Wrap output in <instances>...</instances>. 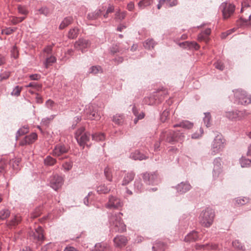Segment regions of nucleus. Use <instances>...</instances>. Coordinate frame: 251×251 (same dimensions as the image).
I'll return each mask as SVG.
<instances>
[{
	"label": "nucleus",
	"mask_w": 251,
	"mask_h": 251,
	"mask_svg": "<svg viewBox=\"0 0 251 251\" xmlns=\"http://www.w3.org/2000/svg\"><path fill=\"white\" fill-rule=\"evenodd\" d=\"M185 139L183 132L180 130L174 131L171 129L163 130L160 135V143L163 142L174 144L175 143L182 142Z\"/></svg>",
	"instance_id": "f257e3e1"
},
{
	"label": "nucleus",
	"mask_w": 251,
	"mask_h": 251,
	"mask_svg": "<svg viewBox=\"0 0 251 251\" xmlns=\"http://www.w3.org/2000/svg\"><path fill=\"white\" fill-rule=\"evenodd\" d=\"M123 205V203L120 199L116 197L110 196L109 197L108 201L106 204V207L109 209H119Z\"/></svg>",
	"instance_id": "2eb2a0df"
},
{
	"label": "nucleus",
	"mask_w": 251,
	"mask_h": 251,
	"mask_svg": "<svg viewBox=\"0 0 251 251\" xmlns=\"http://www.w3.org/2000/svg\"><path fill=\"white\" fill-rule=\"evenodd\" d=\"M153 251H164V246L163 245L161 244L159 246H157V245H155L152 247Z\"/></svg>",
	"instance_id": "338daca9"
},
{
	"label": "nucleus",
	"mask_w": 251,
	"mask_h": 251,
	"mask_svg": "<svg viewBox=\"0 0 251 251\" xmlns=\"http://www.w3.org/2000/svg\"><path fill=\"white\" fill-rule=\"evenodd\" d=\"M215 217V212L210 207H207L201 213L199 219L200 224L206 227H210Z\"/></svg>",
	"instance_id": "7ed1b4c3"
},
{
	"label": "nucleus",
	"mask_w": 251,
	"mask_h": 251,
	"mask_svg": "<svg viewBox=\"0 0 251 251\" xmlns=\"http://www.w3.org/2000/svg\"><path fill=\"white\" fill-rule=\"evenodd\" d=\"M10 215V211L7 208H3L0 210V220L6 219Z\"/></svg>",
	"instance_id": "f704fd0d"
},
{
	"label": "nucleus",
	"mask_w": 251,
	"mask_h": 251,
	"mask_svg": "<svg viewBox=\"0 0 251 251\" xmlns=\"http://www.w3.org/2000/svg\"><path fill=\"white\" fill-rule=\"evenodd\" d=\"M102 10L101 9H97L95 11L90 13L87 15V18L90 20H95L97 19L101 14Z\"/></svg>",
	"instance_id": "7c9ffc66"
},
{
	"label": "nucleus",
	"mask_w": 251,
	"mask_h": 251,
	"mask_svg": "<svg viewBox=\"0 0 251 251\" xmlns=\"http://www.w3.org/2000/svg\"><path fill=\"white\" fill-rule=\"evenodd\" d=\"M17 27H6L1 30V33L5 35H10L17 30Z\"/></svg>",
	"instance_id": "a18cd8bd"
},
{
	"label": "nucleus",
	"mask_w": 251,
	"mask_h": 251,
	"mask_svg": "<svg viewBox=\"0 0 251 251\" xmlns=\"http://www.w3.org/2000/svg\"><path fill=\"white\" fill-rule=\"evenodd\" d=\"M84 116L88 120H99L100 119V115L98 112V106L94 103H90L86 105L84 109Z\"/></svg>",
	"instance_id": "423d86ee"
},
{
	"label": "nucleus",
	"mask_w": 251,
	"mask_h": 251,
	"mask_svg": "<svg viewBox=\"0 0 251 251\" xmlns=\"http://www.w3.org/2000/svg\"><path fill=\"white\" fill-rule=\"evenodd\" d=\"M126 14V11H123L122 12H116V18L122 21L125 18Z\"/></svg>",
	"instance_id": "5fc2aeb1"
},
{
	"label": "nucleus",
	"mask_w": 251,
	"mask_h": 251,
	"mask_svg": "<svg viewBox=\"0 0 251 251\" xmlns=\"http://www.w3.org/2000/svg\"><path fill=\"white\" fill-rule=\"evenodd\" d=\"M22 90V87L16 86L13 89V91L11 92V95L15 96H19L20 95L21 92Z\"/></svg>",
	"instance_id": "3c124183"
},
{
	"label": "nucleus",
	"mask_w": 251,
	"mask_h": 251,
	"mask_svg": "<svg viewBox=\"0 0 251 251\" xmlns=\"http://www.w3.org/2000/svg\"><path fill=\"white\" fill-rule=\"evenodd\" d=\"M232 245L235 248L239 250H242L243 248L242 244L237 240L232 242Z\"/></svg>",
	"instance_id": "6e6d98bb"
},
{
	"label": "nucleus",
	"mask_w": 251,
	"mask_h": 251,
	"mask_svg": "<svg viewBox=\"0 0 251 251\" xmlns=\"http://www.w3.org/2000/svg\"><path fill=\"white\" fill-rule=\"evenodd\" d=\"M78 34V29L77 28H73L71 29L68 34V37L70 39L76 38Z\"/></svg>",
	"instance_id": "e433bc0d"
},
{
	"label": "nucleus",
	"mask_w": 251,
	"mask_h": 251,
	"mask_svg": "<svg viewBox=\"0 0 251 251\" xmlns=\"http://www.w3.org/2000/svg\"><path fill=\"white\" fill-rule=\"evenodd\" d=\"M73 22V18L72 16H68L65 18L61 22L59 26L60 29H63L71 25Z\"/></svg>",
	"instance_id": "c85d7f7f"
},
{
	"label": "nucleus",
	"mask_w": 251,
	"mask_h": 251,
	"mask_svg": "<svg viewBox=\"0 0 251 251\" xmlns=\"http://www.w3.org/2000/svg\"><path fill=\"white\" fill-rule=\"evenodd\" d=\"M91 42L89 40L84 38H79L75 42L74 47L76 50H80L83 53L86 51V49L89 48Z\"/></svg>",
	"instance_id": "ddd939ff"
},
{
	"label": "nucleus",
	"mask_w": 251,
	"mask_h": 251,
	"mask_svg": "<svg viewBox=\"0 0 251 251\" xmlns=\"http://www.w3.org/2000/svg\"><path fill=\"white\" fill-rule=\"evenodd\" d=\"M204 114V117L203 119V121L205 126L207 127H210L211 126V115L209 112H205Z\"/></svg>",
	"instance_id": "ea45409f"
},
{
	"label": "nucleus",
	"mask_w": 251,
	"mask_h": 251,
	"mask_svg": "<svg viewBox=\"0 0 251 251\" xmlns=\"http://www.w3.org/2000/svg\"><path fill=\"white\" fill-rule=\"evenodd\" d=\"M123 213L118 212L111 214L109 217L110 231L115 232H123L126 231V225L122 219Z\"/></svg>",
	"instance_id": "f03ea898"
},
{
	"label": "nucleus",
	"mask_w": 251,
	"mask_h": 251,
	"mask_svg": "<svg viewBox=\"0 0 251 251\" xmlns=\"http://www.w3.org/2000/svg\"><path fill=\"white\" fill-rule=\"evenodd\" d=\"M134 189L137 192H141L144 188L140 179H136L134 182Z\"/></svg>",
	"instance_id": "58836bf2"
},
{
	"label": "nucleus",
	"mask_w": 251,
	"mask_h": 251,
	"mask_svg": "<svg viewBox=\"0 0 251 251\" xmlns=\"http://www.w3.org/2000/svg\"><path fill=\"white\" fill-rule=\"evenodd\" d=\"M41 87L42 85L41 84L34 82H30L28 85L26 86V87H32L37 89H40L41 88Z\"/></svg>",
	"instance_id": "680f3d73"
},
{
	"label": "nucleus",
	"mask_w": 251,
	"mask_h": 251,
	"mask_svg": "<svg viewBox=\"0 0 251 251\" xmlns=\"http://www.w3.org/2000/svg\"><path fill=\"white\" fill-rule=\"evenodd\" d=\"M203 133V130L201 127L200 128V133H198L197 132L193 133L192 134V138L193 139H198L199 137H201L202 134Z\"/></svg>",
	"instance_id": "e2e57ef3"
},
{
	"label": "nucleus",
	"mask_w": 251,
	"mask_h": 251,
	"mask_svg": "<svg viewBox=\"0 0 251 251\" xmlns=\"http://www.w3.org/2000/svg\"><path fill=\"white\" fill-rule=\"evenodd\" d=\"M92 251H112V250L108 243L101 242L96 244Z\"/></svg>",
	"instance_id": "5701e85b"
},
{
	"label": "nucleus",
	"mask_w": 251,
	"mask_h": 251,
	"mask_svg": "<svg viewBox=\"0 0 251 251\" xmlns=\"http://www.w3.org/2000/svg\"><path fill=\"white\" fill-rule=\"evenodd\" d=\"M219 249L218 245L216 244L209 243L204 245H197L196 249L197 250H216Z\"/></svg>",
	"instance_id": "b1692460"
},
{
	"label": "nucleus",
	"mask_w": 251,
	"mask_h": 251,
	"mask_svg": "<svg viewBox=\"0 0 251 251\" xmlns=\"http://www.w3.org/2000/svg\"><path fill=\"white\" fill-rule=\"evenodd\" d=\"M167 94V91L165 90L154 92L149 97H145L144 102L146 104L152 105L160 103Z\"/></svg>",
	"instance_id": "20e7f679"
},
{
	"label": "nucleus",
	"mask_w": 251,
	"mask_h": 251,
	"mask_svg": "<svg viewBox=\"0 0 251 251\" xmlns=\"http://www.w3.org/2000/svg\"><path fill=\"white\" fill-rule=\"evenodd\" d=\"M54 118V115L50 116L49 118H45L42 120L41 123L45 126H47L50 122Z\"/></svg>",
	"instance_id": "13d9d810"
},
{
	"label": "nucleus",
	"mask_w": 251,
	"mask_h": 251,
	"mask_svg": "<svg viewBox=\"0 0 251 251\" xmlns=\"http://www.w3.org/2000/svg\"><path fill=\"white\" fill-rule=\"evenodd\" d=\"M239 162L242 168L251 167V160L247 159L245 157H242L239 159Z\"/></svg>",
	"instance_id": "72a5a7b5"
},
{
	"label": "nucleus",
	"mask_w": 251,
	"mask_h": 251,
	"mask_svg": "<svg viewBox=\"0 0 251 251\" xmlns=\"http://www.w3.org/2000/svg\"><path fill=\"white\" fill-rule=\"evenodd\" d=\"M28 132V128L27 127L24 126L22 128H20L17 132L16 135V140H18V138L19 136L24 135L26 133Z\"/></svg>",
	"instance_id": "49530a36"
},
{
	"label": "nucleus",
	"mask_w": 251,
	"mask_h": 251,
	"mask_svg": "<svg viewBox=\"0 0 251 251\" xmlns=\"http://www.w3.org/2000/svg\"><path fill=\"white\" fill-rule=\"evenodd\" d=\"M248 115V113L246 110L230 111H227L225 113V116L231 121L240 120Z\"/></svg>",
	"instance_id": "9d476101"
},
{
	"label": "nucleus",
	"mask_w": 251,
	"mask_h": 251,
	"mask_svg": "<svg viewBox=\"0 0 251 251\" xmlns=\"http://www.w3.org/2000/svg\"><path fill=\"white\" fill-rule=\"evenodd\" d=\"M113 241L115 246L122 247L126 245L127 240L126 238L123 235H117L114 238Z\"/></svg>",
	"instance_id": "4be33fe9"
},
{
	"label": "nucleus",
	"mask_w": 251,
	"mask_h": 251,
	"mask_svg": "<svg viewBox=\"0 0 251 251\" xmlns=\"http://www.w3.org/2000/svg\"><path fill=\"white\" fill-rule=\"evenodd\" d=\"M235 101L242 105H247L251 103V95L241 89L233 90Z\"/></svg>",
	"instance_id": "0eeeda50"
},
{
	"label": "nucleus",
	"mask_w": 251,
	"mask_h": 251,
	"mask_svg": "<svg viewBox=\"0 0 251 251\" xmlns=\"http://www.w3.org/2000/svg\"><path fill=\"white\" fill-rule=\"evenodd\" d=\"M155 43L152 39H149L144 43V47L147 49H153L155 45Z\"/></svg>",
	"instance_id": "c9c22d12"
},
{
	"label": "nucleus",
	"mask_w": 251,
	"mask_h": 251,
	"mask_svg": "<svg viewBox=\"0 0 251 251\" xmlns=\"http://www.w3.org/2000/svg\"><path fill=\"white\" fill-rule=\"evenodd\" d=\"M104 175L106 178V179L109 181H111L112 180V176L111 175V172L110 169L109 168H106L104 170Z\"/></svg>",
	"instance_id": "8fccbe9b"
},
{
	"label": "nucleus",
	"mask_w": 251,
	"mask_h": 251,
	"mask_svg": "<svg viewBox=\"0 0 251 251\" xmlns=\"http://www.w3.org/2000/svg\"><path fill=\"white\" fill-rule=\"evenodd\" d=\"M173 127H181L184 128L190 129L193 126V123L186 120L182 121L178 124L173 125Z\"/></svg>",
	"instance_id": "cd10ccee"
},
{
	"label": "nucleus",
	"mask_w": 251,
	"mask_h": 251,
	"mask_svg": "<svg viewBox=\"0 0 251 251\" xmlns=\"http://www.w3.org/2000/svg\"><path fill=\"white\" fill-rule=\"evenodd\" d=\"M75 137L78 144L83 149L85 145L88 146L87 142L90 140V134L88 132L85 131L84 127H81L76 131Z\"/></svg>",
	"instance_id": "6e6552de"
},
{
	"label": "nucleus",
	"mask_w": 251,
	"mask_h": 251,
	"mask_svg": "<svg viewBox=\"0 0 251 251\" xmlns=\"http://www.w3.org/2000/svg\"><path fill=\"white\" fill-rule=\"evenodd\" d=\"M102 72V69L100 66H93L89 68V74H92L94 75H96L98 74L99 73Z\"/></svg>",
	"instance_id": "79ce46f5"
},
{
	"label": "nucleus",
	"mask_w": 251,
	"mask_h": 251,
	"mask_svg": "<svg viewBox=\"0 0 251 251\" xmlns=\"http://www.w3.org/2000/svg\"><path fill=\"white\" fill-rule=\"evenodd\" d=\"M110 191V189L108 188L105 185H100L97 187V191L99 194H106Z\"/></svg>",
	"instance_id": "a19ab883"
},
{
	"label": "nucleus",
	"mask_w": 251,
	"mask_h": 251,
	"mask_svg": "<svg viewBox=\"0 0 251 251\" xmlns=\"http://www.w3.org/2000/svg\"><path fill=\"white\" fill-rule=\"evenodd\" d=\"M135 174L133 171L127 172L124 176L122 181L123 185H126L132 181L135 176Z\"/></svg>",
	"instance_id": "a878e982"
},
{
	"label": "nucleus",
	"mask_w": 251,
	"mask_h": 251,
	"mask_svg": "<svg viewBox=\"0 0 251 251\" xmlns=\"http://www.w3.org/2000/svg\"><path fill=\"white\" fill-rule=\"evenodd\" d=\"M29 77L32 80H38L41 78V76L39 74H35L29 75Z\"/></svg>",
	"instance_id": "774afa93"
},
{
	"label": "nucleus",
	"mask_w": 251,
	"mask_h": 251,
	"mask_svg": "<svg viewBox=\"0 0 251 251\" xmlns=\"http://www.w3.org/2000/svg\"><path fill=\"white\" fill-rule=\"evenodd\" d=\"M214 65L216 69H219L221 71L223 70L224 69V64L221 61H217L215 62Z\"/></svg>",
	"instance_id": "0e129e2a"
},
{
	"label": "nucleus",
	"mask_w": 251,
	"mask_h": 251,
	"mask_svg": "<svg viewBox=\"0 0 251 251\" xmlns=\"http://www.w3.org/2000/svg\"><path fill=\"white\" fill-rule=\"evenodd\" d=\"M21 221V218L20 216L16 215L11 221V225L12 226H15L18 225Z\"/></svg>",
	"instance_id": "603ef678"
},
{
	"label": "nucleus",
	"mask_w": 251,
	"mask_h": 251,
	"mask_svg": "<svg viewBox=\"0 0 251 251\" xmlns=\"http://www.w3.org/2000/svg\"><path fill=\"white\" fill-rule=\"evenodd\" d=\"M10 76L9 72H4V73L0 74V81L7 79Z\"/></svg>",
	"instance_id": "bf43d9fd"
},
{
	"label": "nucleus",
	"mask_w": 251,
	"mask_h": 251,
	"mask_svg": "<svg viewBox=\"0 0 251 251\" xmlns=\"http://www.w3.org/2000/svg\"><path fill=\"white\" fill-rule=\"evenodd\" d=\"M192 187L190 184L187 182H181L176 187L177 192L179 194H183L189 191Z\"/></svg>",
	"instance_id": "f3484780"
},
{
	"label": "nucleus",
	"mask_w": 251,
	"mask_h": 251,
	"mask_svg": "<svg viewBox=\"0 0 251 251\" xmlns=\"http://www.w3.org/2000/svg\"><path fill=\"white\" fill-rule=\"evenodd\" d=\"M236 201L238 204L244 205L248 201V199L246 198H239L237 199Z\"/></svg>",
	"instance_id": "052dcab7"
},
{
	"label": "nucleus",
	"mask_w": 251,
	"mask_h": 251,
	"mask_svg": "<svg viewBox=\"0 0 251 251\" xmlns=\"http://www.w3.org/2000/svg\"><path fill=\"white\" fill-rule=\"evenodd\" d=\"M169 115V112L167 110H165L160 115V120L162 122H165L168 119Z\"/></svg>",
	"instance_id": "09e8293b"
},
{
	"label": "nucleus",
	"mask_w": 251,
	"mask_h": 251,
	"mask_svg": "<svg viewBox=\"0 0 251 251\" xmlns=\"http://www.w3.org/2000/svg\"><path fill=\"white\" fill-rule=\"evenodd\" d=\"M220 8L222 9L223 18L224 19H228L230 16L233 14L235 11V6L230 3L224 2L223 3Z\"/></svg>",
	"instance_id": "f8f14e48"
},
{
	"label": "nucleus",
	"mask_w": 251,
	"mask_h": 251,
	"mask_svg": "<svg viewBox=\"0 0 251 251\" xmlns=\"http://www.w3.org/2000/svg\"><path fill=\"white\" fill-rule=\"evenodd\" d=\"M198 40L199 41H207L208 40V37L206 36L204 33L201 32V33H200L198 36Z\"/></svg>",
	"instance_id": "69168bd1"
},
{
	"label": "nucleus",
	"mask_w": 251,
	"mask_h": 251,
	"mask_svg": "<svg viewBox=\"0 0 251 251\" xmlns=\"http://www.w3.org/2000/svg\"><path fill=\"white\" fill-rule=\"evenodd\" d=\"M37 138V135L35 132H32L28 135L25 136L20 142V145L23 146L27 144L33 143Z\"/></svg>",
	"instance_id": "6ab92c4d"
},
{
	"label": "nucleus",
	"mask_w": 251,
	"mask_h": 251,
	"mask_svg": "<svg viewBox=\"0 0 251 251\" xmlns=\"http://www.w3.org/2000/svg\"><path fill=\"white\" fill-rule=\"evenodd\" d=\"M49 181L50 187L55 191L60 188L63 183L62 177L58 175H54L51 176Z\"/></svg>",
	"instance_id": "4468645a"
},
{
	"label": "nucleus",
	"mask_w": 251,
	"mask_h": 251,
	"mask_svg": "<svg viewBox=\"0 0 251 251\" xmlns=\"http://www.w3.org/2000/svg\"><path fill=\"white\" fill-rule=\"evenodd\" d=\"M248 12V13H246V15L245 16L242 15L238 21V24L241 26L251 27V12Z\"/></svg>",
	"instance_id": "a211bd4d"
},
{
	"label": "nucleus",
	"mask_w": 251,
	"mask_h": 251,
	"mask_svg": "<svg viewBox=\"0 0 251 251\" xmlns=\"http://www.w3.org/2000/svg\"><path fill=\"white\" fill-rule=\"evenodd\" d=\"M199 239V236L197 231L193 230L185 236L184 240L186 242H195Z\"/></svg>",
	"instance_id": "393cba45"
},
{
	"label": "nucleus",
	"mask_w": 251,
	"mask_h": 251,
	"mask_svg": "<svg viewBox=\"0 0 251 251\" xmlns=\"http://www.w3.org/2000/svg\"><path fill=\"white\" fill-rule=\"evenodd\" d=\"M151 3L152 0H142L138 3V6L140 8L143 9L151 5Z\"/></svg>",
	"instance_id": "de8ad7c7"
},
{
	"label": "nucleus",
	"mask_w": 251,
	"mask_h": 251,
	"mask_svg": "<svg viewBox=\"0 0 251 251\" xmlns=\"http://www.w3.org/2000/svg\"><path fill=\"white\" fill-rule=\"evenodd\" d=\"M62 167L65 171H69L73 167V162L71 161L65 162L63 164Z\"/></svg>",
	"instance_id": "864d4df0"
},
{
	"label": "nucleus",
	"mask_w": 251,
	"mask_h": 251,
	"mask_svg": "<svg viewBox=\"0 0 251 251\" xmlns=\"http://www.w3.org/2000/svg\"><path fill=\"white\" fill-rule=\"evenodd\" d=\"M125 121V116L123 114H116L113 116L112 121L116 124L121 126L122 125Z\"/></svg>",
	"instance_id": "c756f323"
},
{
	"label": "nucleus",
	"mask_w": 251,
	"mask_h": 251,
	"mask_svg": "<svg viewBox=\"0 0 251 251\" xmlns=\"http://www.w3.org/2000/svg\"><path fill=\"white\" fill-rule=\"evenodd\" d=\"M56 162V159L49 155L47 156L44 159V164L46 166H52L54 165Z\"/></svg>",
	"instance_id": "4c0bfd02"
},
{
	"label": "nucleus",
	"mask_w": 251,
	"mask_h": 251,
	"mask_svg": "<svg viewBox=\"0 0 251 251\" xmlns=\"http://www.w3.org/2000/svg\"><path fill=\"white\" fill-rule=\"evenodd\" d=\"M70 149L68 144H58L54 147L52 151V154L54 156L60 157V159L66 158L67 157L66 154L68 152Z\"/></svg>",
	"instance_id": "1a4fd4ad"
},
{
	"label": "nucleus",
	"mask_w": 251,
	"mask_h": 251,
	"mask_svg": "<svg viewBox=\"0 0 251 251\" xmlns=\"http://www.w3.org/2000/svg\"><path fill=\"white\" fill-rule=\"evenodd\" d=\"M130 158L135 160H143L148 158V157L139 151H135L134 152L130 153Z\"/></svg>",
	"instance_id": "bb28decb"
},
{
	"label": "nucleus",
	"mask_w": 251,
	"mask_h": 251,
	"mask_svg": "<svg viewBox=\"0 0 251 251\" xmlns=\"http://www.w3.org/2000/svg\"><path fill=\"white\" fill-rule=\"evenodd\" d=\"M179 46L184 49L188 50L195 49L198 50L200 48V46L195 41H185L179 44Z\"/></svg>",
	"instance_id": "aec40b11"
},
{
	"label": "nucleus",
	"mask_w": 251,
	"mask_h": 251,
	"mask_svg": "<svg viewBox=\"0 0 251 251\" xmlns=\"http://www.w3.org/2000/svg\"><path fill=\"white\" fill-rule=\"evenodd\" d=\"M177 0H166V7H172L177 4Z\"/></svg>",
	"instance_id": "4d7b16f0"
},
{
	"label": "nucleus",
	"mask_w": 251,
	"mask_h": 251,
	"mask_svg": "<svg viewBox=\"0 0 251 251\" xmlns=\"http://www.w3.org/2000/svg\"><path fill=\"white\" fill-rule=\"evenodd\" d=\"M8 161L5 159H0V173L4 172L8 165Z\"/></svg>",
	"instance_id": "c03bdc74"
},
{
	"label": "nucleus",
	"mask_w": 251,
	"mask_h": 251,
	"mask_svg": "<svg viewBox=\"0 0 251 251\" xmlns=\"http://www.w3.org/2000/svg\"><path fill=\"white\" fill-rule=\"evenodd\" d=\"M92 138L93 140L100 141L104 139L105 136L104 134L102 133H95L92 135Z\"/></svg>",
	"instance_id": "37998d69"
},
{
	"label": "nucleus",
	"mask_w": 251,
	"mask_h": 251,
	"mask_svg": "<svg viewBox=\"0 0 251 251\" xmlns=\"http://www.w3.org/2000/svg\"><path fill=\"white\" fill-rule=\"evenodd\" d=\"M213 168L212 170V176L214 179L218 178L223 173V167L222 165V158L216 157L213 162Z\"/></svg>",
	"instance_id": "9b49d317"
},
{
	"label": "nucleus",
	"mask_w": 251,
	"mask_h": 251,
	"mask_svg": "<svg viewBox=\"0 0 251 251\" xmlns=\"http://www.w3.org/2000/svg\"><path fill=\"white\" fill-rule=\"evenodd\" d=\"M31 236L38 242H42L44 240L43 230L41 226H38L34 231L32 232Z\"/></svg>",
	"instance_id": "412c9836"
},
{
	"label": "nucleus",
	"mask_w": 251,
	"mask_h": 251,
	"mask_svg": "<svg viewBox=\"0 0 251 251\" xmlns=\"http://www.w3.org/2000/svg\"><path fill=\"white\" fill-rule=\"evenodd\" d=\"M143 178L144 182L149 185H153L157 184V175L156 173H145L143 175Z\"/></svg>",
	"instance_id": "dca6fc26"
},
{
	"label": "nucleus",
	"mask_w": 251,
	"mask_h": 251,
	"mask_svg": "<svg viewBox=\"0 0 251 251\" xmlns=\"http://www.w3.org/2000/svg\"><path fill=\"white\" fill-rule=\"evenodd\" d=\"M56 61V58L54 56L50 55L46 58V60L44 62V66L45 68L47 69L50 66H51Z\"/></svg>",
	"instance_id": "473e14b6"
},
{
	"label": "nucleus",
	"mask_w": 251,
	"mask_h": 251,
	"mask_svg": "<svg viewBox=\"0 0 251 251\" xmlns=\"http://www.w3.org/2000/svg\"><path fill=\"white\" fill-rule=\"evenodd\" d=\"M20 160L18 159H12L8 162V165L10 167H12V169L17 171L19 169V163Z\"/></svg>",
	"instance_id": "2f4dec72"
},
{
	"label": "nucleus",
	"mask_w": 251,
	"mask_h": 251,
	"mask_svg": "<svg viewBox=\"0 0 251 251\" xmlns=\"http://www.w3.org/2000/svg\"><path fill=\"white\" fill-rule=\"evenodd\" d=\"M226 144V140L222 135L219 134L214 138L211 148V154L215 155L224 150Z\"/></svg>",
	"instance_id": "39448f33"
}]
</instances>
